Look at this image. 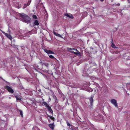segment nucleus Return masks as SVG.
Segmentation results:
<instances>
[{
    "label": "nucleus",
    "mask_w": 130,
    "mask_h": 130,
    "mask_svg": "<svg viewBox=\"0 0 130 130\" xmlns=\"http://www.w3.org/2000/svg\"><path fill=\"white\" fill-rule=\"evenodd\" d=\"M20 17L21 20L23 22L29 23L30 20V18L28 16L24 13L21 14Z\"/></svg>",
    "instance_id": "nucleus-1"
},
{
    "label": "nucleus",
    "mask_w": 130,
    "mask_h": 130,
    "mask_svg": "<svg viewBox=\"0 0 130 130\" xmlns=\"http://www.w3.org/2000/svg\"><path fill=\"white\" fill-rule=\"evenodd\" d=\"M111 103L114 105L117 108L118 107V106L117 104V101L115 99H111L110 101Z\"/></svg>",
    "instance_id": "nucleus-2"
},
{
    "label": "nucleus",
    "mask_w": 130,
    "mask_h": 130,
    "mask_svg": "<svg viewBox=\"0 0 130 130\" xmlns=\"http://www.w3.org/2000/svg\"><path fill=\"white\" fill-rule=\"evenodd\" d=\"M5 89L7 90L8 91L11 93H13L14 91L13 89L10 87L8 86H6L5 87Z\"/></svg>",
    "instance_id": "nucleus-3"
},
{
    "label": "nucleus",
    "mask_w": 130,
    "mask_h": 130,
    "mask_svg": "<svg viewBox=\"0 0 130 130\" xmlns=\"http://www.w3.org/2000/svg\"><path fill=\"white\" fill-rule=\"evenodd\" d=\"M2 33L5 34V35L10 40H11L12 39V37L11 35H10V34H7L5 33L3 31Z\"/></svg>",
    "instance_id": "nucleus-4"
},
{
    "label": "nucleus",
    "mask_w": 130,
    "mask_h": 130,
    "mask_svg": "<svg viewBox=\"0 0 130 130\" xmlns=\"http://www.w3.org/2000/svg\"><path fill=\"white\" fill-rule=\"evenodd\" d=\"M93 96H92L91 97L89 98V100L90 102V104L91 106H92L93 102Z\"/></svg>",
    "instance_id": "nucleus-5"
},
{
    "label": "nucleus",
    "mask_w": 130,
    "mask_h": 130,
    "mask_svg": "<svg viewBox=\"0 0 130 130\" xmlns=\"http://www.w3.org/2000/svg\"><path fill=\"white\" fill-rule=\"evenodd\" d=\"M15 97L17 100H21L22 99V97L20 95H15Z\"/></svg>",
    "instance_id": "nucleus-6"
},
{
    "label": "nucleus",
    "mask_w": 130,
    "mask_h": 130,
    "mask_svg": "<svg viewBox=\"0 0 130 130\" xmlns=\"http://www.w3.org/2000/svg\"><path fill=\"white\" fill-rule=\"evenodd\" d=\"M53 33H54V35H55V36H57L58 37H60V38H63V37H62L59 34H58L57 33L55 32L54 31Z\"/></svg>",
    "instance_id": "nucleus-7"
},
{
    "label": "nucleus",
    "mask_w": 130,
    "mask_h": 130,
    "mask_svg": "<svg viewBox=\"0 0 130 130\" xmlns=\"http://www.w3.org/2000/svg\"><path fill=\"white\" fill-rule=\"evenodd\" d=\"M42 103L43 104V105L45 106H46L47 107H47L49 106L48 104L45 102H43Z\"/></svg>",
    "instance_id": "nucleus-8"
},
{
    "label": "nucleus",
    "mask_w": 130,
    "mask_h": 130,
    "mask_svg": "<svg viewBox=\"0 0 130 130\" xmlns=\"http://www.w3.org/2000/svg\"><path fill=\"white\" fill-rule=\"evenodd\" d=\"M47 108L48 110V111L52 113H53V111L52 110L51 108V107L50 106H49L48 107H47Z\"/></svg>",
    "instance_id": "nucleus-9"
},
{
    "label": "nucleus",
    "mask_w": 130,
    "mask_h": 130,
    "mask_svg": "<svg viewBox=\"0 0 130 130\" xmlns=\"http://www.w3.org/2000/svg\"><path fill=\"white\" fill-rule=\"evenodd\" d=\"M70 52L71 53H74V54L77 55L80 54V53L79 52H74L72 51H71Z\"/></svg>",
    "instance_id": "nucleus-10"
},
{
    "label": "nucleus",
    "mask_w": 130,
    "mask_h": 130,
    "mask_svg": "<svg viewBox=\"0 0 130 130\" xmlns=\"http://www.w3.org/2000/svg\"><path fill=\"white\" fill-rule=\"evenodd\" d=\"M65 15L71 19H73V16L72 15H69L68 14H66Z\"/></svg>",
    "instance_id": "nucleus-11"
},
{
    "label": "nucleus",
    "mask_w": 130,
    "mask_h": 130,
    "mask_svg": "<svg viewBox=\"0 0 130 130\" xmlns=\"http://www.w3.org/2000/svg\"><path fill=\"white\" fill-rule=\"evenodd\" d=\"M49 126L52 129H53L54 125L53 124H50L49 125Z\"/></svg>",
    "instance_id": "nucleus-12"
},
{
    "label": "nucleus",
    "mask_w": 130,
    "mask_h": 130,
    "mask_svg": "<svg viewBox=\"0 0 130 130\" xmlns=\"http://www.w3.org/2000/svg\"><path fill=\"white\" fill-rule=\"evenodd\" d=\"M34 24L36 25H39L38 21L37 20H36L34 22Z\"/></svg>",
    "instance_id": "nucleus-13"
},
{
    "label": "nucleus",
    "mask_w": 130,
    "mask_h": 130,
    "mask_svg": "<svg viewBox=\"0 0 130 130\" xmlns=\"http://www.w3.org/2000/svg\"><path fill=\"white\" fill-rule=\"evenodd\" d=\"M48 117H49L51 119H52V120H54V117L52 116H49L48 115Z\"/></svg>",
    "instance_id": "nucleus-14"
},
{
    "label": "nucleus",
    "mask_w": 130,
    "mask_h": 130,
    "mask_svg": "<svg viewBox=\"0 0 130 130\" xmlns=\"http://www.w3.org/2000/svg\"><path fill=\"white\" fill-rule=\"evenodd\" d=\"M87 91L89 92H92V89H87Z\"/></svg>",
    "instance_id": "nucleus-15"
},
{
    "label": "nucleus",
    "mask_w": 130,
    "mask_h": 130,
    "mask_svg": "<svg viewBox=\"0 0 130 130\" xmlns=\"http://www.w3.org/2000/svg\"><path fill=\"white\" fill-rule=\"evenodd\" d=\"M54 54V53L52 51H50V50H49L48 54Z\"/></svg>",
    "instance_id": "nucleus-16"
},
{
    "label": "nucleus",
    "mask_w": 130,
    "mask_h": 130,
    "mask_svg": "<svg viewBox=\"0 0 130 130\" xmlns=\"http://www.w3.org/2000/svg\"><path fill=\"white\" fill-rule=\"evenodd\" d=\"M20 115H21L22 117H23V115L22 111L21 110H20Z\"/></svg>",
    "instance_id": "nucleus-17"
},
{
    "label": "nucleus",
    "mask_w": 130,
    "mask_h": 130,
    "mask_svg": "<svg viewBox=\"0 0 130 130\" xmlns=\"http://www.w3.org/2000/svg\"><path fill=\"white\" fill-rule=\"evenodd\" d=\"M28 6L29 5H27V4H25L23 6V8H26V7Z\"/></svg>",
    "instance_id": "nucleus-18"
},
{
    "label": "nucleus",
    "mask_w": 130,
    "mask_h": 130,
    "mask_svg": "<svg viewBox=\"0 0 130 130\" xmlns=\"http://www.w3.org/2000/svg\"><path fill=\"white\" fill-rule=\"evenodd\" d=\"M31 0H29L27 3V5H30V3L31 2Z\"/></svg>",
    "instance_id": "nucleus-19"
},
{
    "label": "nucleus",
    "mask_w": 130,
    "mask_h": 130,
    "mask_svg": "<svg viewBox=\"0 0 130 130\" xmlns=\"http://www.w3.org/2000/svg\"><path fill=\"white\" fill-rule=\"evenodd\" d=\"M111 46L112 47L114 48L115 47H115V46L114 45V44H113V43H112L111 45Z\"/></svg>",
    "instance_id": "nucleus-20"
},
{
    "label": "nucleus",
    "mask_w": 130,
    "mask_h": 130,
    "mask_svg": "<svg viewBox=\"0 0 130 130\" xmlns=\"http://www.w3.org/2000/svg\"><path fill=\"white\" fill-rule=\"evenodd\" d=\"M49 57L50 58L52 59L53 58H54V57L52 55H49Z\"/></svg>",
    "instance_id": "nucleus-21"
},
{
    "label": "nucleus",
    "mask_w": 130,
    "mask_h": 130,
    "mask_svg": "<svg viewBox=\"0 0 130 130\" xmlns=\"http://www.w3.org/2000/svg\"><path fill=\"white\" fill-rule=\"evenodd\" d=\"M72 50H73L75 51V52H78L76 49L74 48H72Z\"/></svg>",
    "instance_id": "nucleus-22"
},
{
    "label": "nucleus",
    "mask_w": 130,
    "mask_h": 130,
    "mask_svg": "<svg viewBox=\"0 0 130 130\" xmlns=\"http://www.w3.org/2000/svg\"><path fill=\"white\" fill-rule=\"evenodd\" d=\"M44 51L46 53L48 54L49 50H46V49H45V50H44Z\"/></svg>",
    "instance_id": "nucleus-23"
},
{
    "label": "nucleus",
    "mask_w": 130,
    "mask_h": 130,
    "mask_svg": "<svg viewBox=\"0 0 130 130\" xmlns=\"http://www.w3.org/2000/svg\"><path fill=\"white\" fill-rule=\"evenodd\" d=\"M32 17H33V18H34V19H36L37 18V16L36 15H33V16H32Z\"/></svg>",
    "instance_id": "nucleus-24"
},
{
    "label": "nucleus",
    "mask_w": 130,
    "mask_h": 130,
    "mask_svg": "<svg viewBox=\"0 0 130 130\" xmlns=\"http://www.w3.org/2000/svg\"><path fill=\"white\" fill-rule=\"evenodd\" d=\"M68 50H69V51H70V50H72V48H68Z\"/></svg>",
    "instance_id": "nucleus-25"
},
{
    "label": "nucleus",
    "mask_w": 130,
    "mask_h": 130,
    "mask_svg": "<svg viewBox=\"0 0 130 130\" xmlns=\"http://www.w3.org/2000/svg\"><path fill=\"white\" fill-rule=\"evenodd\" d=\"M8 30L9 33V34H11V31H10V30L9 29H8Z\"/></svg>",
    "instance_id": "nucleus-26"
},
{
    "label": "nucleus",
    "mask_w": 130,
    "mask_h": 130,
    "mask_svg": "<svg viewBox=\"0 0 130 130\" xmlns=\"http://www.w3.org/2000/svg\"><path fill=\"white\" fill-rule=\"evenodd\" d=\"M67 125L68 126H70V124L69 123H68L67 122Z\"/></svg>",
    "instance_id": "nucleus-27"
},
{
    "label": "nucleus",
    "mask_w": 130,
    "mask_h": 130,
    "mask_svg": "<svg viewBox=\"0 0 130 130\" xmlns=\"http://www.w3.org/2000/svg\"><path fill=\"white\" fill-rule=\"evenodd\" d=\"M117 5L118 6H119L120 5V4L119 3H118L117 4Z\"/></svg>",
    "instance_id": "nucleus-28"
},
{
    "label": "nucleus",
    "mask_w": 130,
    "mask_h": 130,
    "mask_svg": "<svg viewBox=\"0 0 130 130\" xmlns=\"http://www.w3.org/2000/svg\"><path fill=\"white\" fill-rule=\"evenodd\" d=\"M100 0L102 2L104 1V0Z\"/></svg>",
    "instance_id": "nucleus-29"
},
{
    "label": "nucleus",
    "mask_w": 130,
    "mask_h": 130,
    "mask_svg": "<svg viewBox=\"0 0 130 130\" xmlns=\"http://www.w3.org/2000/svg\"><path fill=\"white\" fill-rule=\"evenodd\" d=\"M111 2H113V0H111Z\"/></svg>",
    "instance_id": "nucleus-30"
},
{
    "label": "nucleus",
    "mask_w": 130,
    "mask_h": 130,
    "mask_svg": "<svg viewBox=\"0 0 130 130\" xmlns=\"http://www.w3.org/2000/svg\"><path fill=\"white\" fill-rule=\"evenodd\" d=\"M45 71H48V70H45Z\"/></svg>",
    "instance_id": "nucleus-31"
},
{
    "label": "nucleus",
    "mask_w": 130,
    "mask_h": 130,
    "mask_svg": "<svg viewBox=\"0 0 130 130\" xmlns=\"http://www.w3.org/2000/svg\"><path fill=\"white\" fill-rule=\"evenodd\" d=\"M128 2L129 3H130V2H129L128 0Z\"/></svg>",
    "instance_id": "nucleus-32"
},
{
    "label": "nucleus",
    "mask_w": 130,
    "mask_h": 130,
    "mask_svg": "<svg viewBox=\"0 0 130 130\" xmlns=\"http://www.w3.org/2000/svg\"><path fill=\"white\" fill-rule=\"evenodd\" d=\"M128 83H127V85H128Z\"/></svg>",
    "instance_id": "nucleus-33"
}]
</instances>
